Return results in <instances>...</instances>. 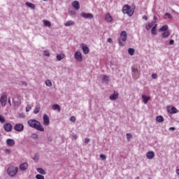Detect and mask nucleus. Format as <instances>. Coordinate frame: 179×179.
<instances>
[{
  "mask_svg": "<svg viewBox=\"0 0 179 179\" xmlns=\"http://www.w3.org/2000/svg\"><path fill=\"white\" fill-rule=\"evenodd\" d=\"M43 24L45 27H51V22L47 20H43Z\"/></svg>",
  "mask_w": 179,
  "mask_h": 179,
  "instance_id": "nucleus-27",
  "label": "nucleus"
},
{
  "mask_svg": "<svg viewBox=\"0 0 179 179\" xmlns=\"http://www.w3.org/2000/svg\"><path fill=\"white\" fill-rule=\"evenodd\" d=\"M27 124L31 128H34L36 131H40V132H44V127L41 126V124L38 120L31 119L28 120Z\"/></svg>",
  "mask_w": 179,
  "mask_h": 179,
  "instance_id": "nucleus-1",
  "label": "nucleus"
},
{
  "mask_svg": "<svg viewBox=\"0 0 179 179\" xmlns=\"http://www.w3.org/2000/svg\"><path fill=\"white\" fill-rule=\"evenodd\" d=\"M36 179H44V176L43 175L38 174L35 176Z\"/></svg>",
  "mask_w": 179,
  "mask_h": 179,
  "instance_id": "nucleus-40",
  "label": "nucleus"
},
{
  "mask_svg": "<svg viewBox=\"0 0 179 179\" xmlns=\"http://www.w3.org/2000/svg\"><path fill=\"white\" fill-rule=\"evenodd\" d=\"M0 122H1V124H3V122H5V117L1 115H0Z\"/></svg>",
  "mask_w": 179,
  "mask_h": 179,
  "instance_id": "nucleus-42",
  "label": "nucleus"
},
{
  "mask_svg": "<svg viewBox=\"0 0 179 179\" xmlns=\"http://www.w3.org/2000/svg\"><path fill=\"white\" fill-rule=\"evenodd\" d=\"M169 36H170V31H166L162 34V38H167Z\"/></svg>",
  "mask_w": 179,
  "mask_h": 179,
  "instance_id": "nucleus-29",
  "label": "nucleus"
},
{
  "mask_svg": "<svg viewBox=\"0 0 179 179\" xmlns=\"http://www.w3.org/2000/svg\"><path fill=\"white\" fill-rule=\"evenodd\" d=\"M143 19L144 20H148V16L144 15V16L143 17Z\"/></svg>",
  "mask_w": 179,
  "mask_h": 179,
  "instance_id": "nucleus-56",
  "label": "nucleus"
},
{
  "mask_svg": "<svg viewBox=\"0 0 179 179\" xmlns=\"http://www.w3.org/2000/svg\"><path fill=\"white\" fill-rule=\"evenodd\" d=\"M8 104H9V106H12V103L10 102V99H8Z\"/></svg>",
  "mask_w": 179,
  "mask_h": 179,
  "instance_id": "nucleus-59",
  "label": "nucleus"
},
{
  "mask_svg": "<svg viewBox=\"0 0 179 179\" xmlns=\"http://www.w3.org/2000/svg\"><path fill=\"white\" fill-rule=\"evenodd\" d=\"M72 138H73V139H78V136L73 134V135L72 136Z\"/></svg>",
  "mask_w": 179,
  "mask_h": 179,
  "instance_id": "nucleus-55",
  "label": "nucleus"
},
{
  "mask_svg": "<svg viewBox=\"0 0 179 179\" xmlns=\"http://www.w3.org/2000/svg\"><path fill=\"white\" fill-rule=\"evenodd\" d=\"M36 171H38L39 174H42V176L45 175V171H44V169H43L42 168H37Z\"/></svg>",
  "mask_w": 179,
  "mask_h": 179,
  "instance_id": "nucleus-28",
  "label": "nucleus"
},
{
  "mask_svg": "<svg viewBox=\"0 0 179 179\" xmlns=\"http://www.w3.org/2000/svg\"><path fill=\"white\" fill-rule=\"evenodd\" d=\"M117 41H118V43H119V45H120V47H124V44H123L122 42L121 41V39H120V38H118Z\"/></svg>",
  "mask_w": 179,
  "mask_h": 179,
  "instance_id": "nucleus-45",
  "label": "nucleus"
},
{
  "mask_svg": "<svg viewBox=\"0 0 179 179\" xmlns=\"http://www.w3.org/2000/svg\"><path fill=\"white\" fill-rule=\"evenodd\" d=\"M81 16L82 17H84V19H93V17H94L93 14L87 13H82Z\"/></svg>",
  "mask_w": 179,
  "mask_h": 179,
  "instance_id": "nucleus-8",
  "label": "nucleus"
},
{
  "mask_svg": "<svg viewBox=\"0 0 179 179\" xmlns=\"http://www.w3.org/2000/svg\"><path fill=\"white\" fill-rule=\"evenodd\" d=\"M132 72H133L134 74L138 73V69L133 67L132 68Z\"/></svg>",
  "mask_w": 179,
  "mask_h": 179,
  "instance_id": "nucleus-46",
  "label": "nucleus"
},
{
  "mask_svg": "<svg viewBox=\"0 0 179 179\" xmlns=\"http://www.w3.org/2000/svg\"><path fill=\"white\" fill-rule=\"evenodd\" d=\"M152 28H155V29L157 28V24H155L154 27H152Z\"/></svg>",
  "mask_w": 179,
  "mask_h": 179,
  "instance_id": "nucleus-58",
  "label": "nucleus"
},
{
  "mask_svg": "<svg viewBox=\"0 0 179 179\" xmlns=\"http://www.w3.org/2000/svg\"><path fill=\"white\" fill-rule=\"evenodd\" d=\"M167 110L168 113H169L170 114H176L178 111L176 107H169Z\"/></svg>",
  "mask_w": 179,
  "mask_h": 179,
  "instance_id": "nucleus-18",
  "label": "nucleus"
},
{
  "mask_svg": "<svg viewBox=\"0 0 179 179\" xmlns=\"http://www.w3.org/2000/svg\"><path fill=\"white\" fill-rule=\"evenodd\" d=\"M6 152L7 153H10V150H9V149H6Z\"/></svg>",
  "mask_w": 179,
  "mask_h": 179,
  "instance_id": "nucleus-57",
  "label": "nucleus"
},
{
  "mask_svg": "<svg viewBox=\"0 0 179 179\" xmlns=\"http://www.w3.org/2000/svg\"><path fill=\"white\" fill-rule=\"evenodd\" d=\"M164 17H165V19H166V17H167L169 19H173V15H171V14L169 13H166L164 14Z\"/></svg>",
  "mask_w": 179,
  "mask_h": 179,
  "instance_id": "nucleus-37",
  "label": "nucleus"
},
{
  "mask_svg": "<svg viewBox=\"0 0 179 179\" xmlns=\"http://www.w3.org/2000/svg\"><path fill=\"white\" fill-rule=\"evenodd\" d=\"M102 80L103 83H108V82H110V77H108V76H103Z\"/></svg>",
  "mask_w": 179,
  "mask_h": 179,
  "instance_id": "nucleus-24",
  "label": "nucleus"
},
{
  "mask_svg": "<svg viewBox=\"0 0 179 179\" xmlns=\"http://www.w3.org/2000/svg\"><path fill=\"white\" fill-rule=\"evenodd\" d=\"M70 121H71V122H76V117L75 116H71V117H70Z\"/></svg>",
  "mask_w": 179,
  "mask_h": 179,
  "instance_id": "nucleus-41",
  "label": "nucleus"
},
{
  "mask_svg": "<svg viewBox=\"0 0 179 179\" xmlns=\"http://www.w3.org/2000/svg\"><path fill=\"white\" fill-rule=\"evenodd\" d=\"M14 129L17 132H22L24 129V126L22 123H18L14 126Z\"/></svg>",
  "mask_w": 179,
  "mask_h": 179,
  "instance_id": "nucleus-6",
  "label": "nucleus"
},
{
  "mask_svg": "<svg viewBox=\"0 0 179 179\" xmlns=\"http://www.w3.org/2000/svg\"><path fill=\"white\" fill-rule=\"evenodd\" d=\"M56 58L57 61H62L65 58V55H57Z\"/></svg>",
  "mask_w": 179,
  "mask_h": 179,
  "instance_id": "nucleus-26",
  "label": "nucleus"
},
{
  "mask_svg": "<svg viewBox=\"0 0 179 179\" xmlns=\"http://www.w3.org/2000/svg\"><path fill=\"white\" fill-rule=\"evenodd\" d=\"M3 128L6 132H10L13 128L12 124L6 122L3 124Z\"/></svg>",
  "mask_w": 179,
  "mask_h": 179,
  "instance_id": "nucleus-7",
  "label": "nucleus"
},
{
  "mask_svg": "<svg viewBox=\"0 0 179 179\" xmlns=\"http://www.w3.org/2000/svg\"><path fill=\"white\" fill-rule=\"evenodd\" d=\"M43 1H44L45 2H46L47 0H43Z\"/></svg>",
  "mask_w": 179,
  "mask_h": 179,
  "instance_id": "nucleus-61",
  "label": "nucleus"
},
{
  "mask_svg": "<svg viewBox=\"0 0 179 179\" xmlns=\"http://www.w3.org/2000/svg\"><path fill=\"white\" fill-rule=\"evenodd\" d=\"M107 42L108 43H110V44H113V39L111 38H108L107 39Z\"/></svg>",
  "mask_w": 179,
  "mask_h": 179,
  "instance_id": "nucleus-49",
  "label": "nucleus"
},
{
  "mask_svg": "<svg viewBox=\"0 0 179 179\" xmlns=\"http://www.w3.org/2000/svg\"><path fill=\"white\" fill-rule=\"evenodd\" d=\"M17 171H19L17 166H10L7 169V174H8L10 177H15V176L17 174Z\"/></svg>",
  "mask_w": 179,
  "mask_h": 179,
  "instance_id": "nucleus-2",
  "label": "nucleus"
},
{
  "mask_svg": "<svg viewBox=\"0 0 179 179\" xmlns=\"http://www.w3.org/2000/svg\"><path fill=\"white\" fill-rule=\"evenodd\" d=\"M13 103L15 107H19V106H20L22 104V102L20 100H18V101L13 100Z\"/></svg>",
  "mask_w": 179,
  "mask_h": 179,
  "instance_id": "nucleus-32",
  "label": "nucleus"
},
{
  "mask_svg": "<svg viewBox=\"0 0 179 179\" xmlns=\"http://www.w3.org/2000/svg\"><path fill=\"white\" fill-rule=\"evenodd\" d=\"M169 131H176V127H170Z\"/></svg>",
  "mask_w": 179,
  "mask_h": 179,
  "instance_id": "nucleus-54",
  "label": "nucleus"
},
{
  "mask_svg": "<svg viewBox=\"0 0 179 179\" xmlns=\"http://www.w3.org/2000/svg\"><path fill=\"white\" fill-rule=\"evenodd\" d=\"M25 5L28 8H30V9H32L34 10V9H36V5H34V3H30V2H26Z\"/></svg>",
  "mask_w": 179,
  "mask_h": 179,
  "instance_id": "nucleus-21",
  "label": "nucleus"
},
{
  "mask_svg": "<svg viewBox=\"0 0 179 179\" xmlns=\"http://www.w3.org/2000/svg\"><path fill=\"white\" fill-rule=\"evenodd\" d=\"M31 138L32 139H38V134L34 133L31 134Z\"/></svg>",
  "mask_w": 179,
  "mask_h": 179,
  "instance_id": "nucleus-36",
  "label": "nucleus"
},
{
  "mask_svg": "<svg viewBox=\"0 0 179 179\" xmlns=\"http://www.w3.org/2000/svg\"><path fill=\"white\" fill-rule=\"evenodd\" d=\"M128 54H129V55H134L135 54V49L132 48H129L128 49Z\"/></svg>",
  "mask_w": 179,
  "mask_h": 179,
  "instance_id": "nucleus-31",
  "label": "nucleus"
},
{
  "mask_svg": "<svg viewBox=\"0 0 179 179\" xmlns=\"http://www.w3.org/2000/svg\"><path fill=\"white\" fill-rule=\"evenodd\" d=\"M71 5L76 10H79V9H80V5L79 4V1H73Z\"/></svg>",
  "mask_w": 179,
  "mask_h": 179,
  "instance_id": "nucleus-10",
  "label": "nucleus"
},
{
  "mask_svg": "<svg viewBox=\"0 0 179 179\" xmlns=\"http://www.w3.org/2000/svg\"><path fill=\"white\" fill-rule=\"evenodd\" d=\"M169 30V25H164L159 29V31H168Z\"/></svg>",
  "mask_w": 179,
  "mask_h": 179,
  "instance_id": "nucleus-25",
  "label": "nucleus"
},
{
  "mask_svg": "<svg viewBox=\"0 0 179 179\" xmlns=\"http://www.w3.org/2000/svg\"><path fill=\"white\" fill-rule=\"evenodd\" d=\"M100 157L101 158L102 160H106V159H107V156H106V155L103 154H101Z\"/></svg>",
  "mask_w": 179,
  "mask_h": 179,
  "instance_id": "nucleus-44",
  "label": "nucleus"
},
{
  "mask_svg": "<svg viewBox=\"0 0 179 179\" xmlns=\"http://www.w3.org/2000/svg\"><path fill=\"white\" fill-rule=\"evenodd\" d=\"M30 110H31V107L30 106H27L26 107V111L27 113H29V111H30Z\"/></svg>",
  "mask_w": 179,
  "mask_h": 179,
  "instance_id": "nucleus-48",
  "label": "nucleus"
},
{
  "mask_svg": "<svg viewBox=\"0 0 179 179\" xmlns=\"http://www.w3.org/2000/svg\"><path fill=\"white\" fill-rule=\"evenodd\" d=\"M6 145L7 146H9L10 148H12V146H15V140L12 138H8L6 140Z\"/></svg>",
  "mask_w": 179,
  "mask_h": 179,
  "instance_id": "nucleus-14",
  "label": "nucleus"
},
{
  "mask_svg": "<svg viewBox=\"0 0 179 179\" xmlns=\"http://www.w3.org/2000/svg\"><path fill=\"white\" fill-rule=\"evenodd\" d=\"M122 12L124 15H128V16H132L134 15V10L131 9V6L128 4L124 6Z\"/></svg>",
  "mask_w": 179,
  "mask_h": 179,
  "instance_id": "nucleus-3",
  "label": "nucleus"
},
{
  "mask_svg": "<svg viewBox=\"0 0 179 179\" xmlns=\"http://www.w3.org/2000/svg\"><path fill=\"white\" fill-rule=\"evenodd\" d=\"M154 20H157V17L156 16H154Z\"/></svg>",
  "mask_w": 179,
  "mask_h": 179,
  "instance_id": "nucleus-60",
  "label": "nucleus"
},
{
  "mask_svg": "<svg viewBox=\"0 0 179 179\" xmlns=\"http://www.w3.org/2000/svg\"><path fill=\"white\" fill-rule=\"evenodd\" d=\"M156 121L157 122H163V121H164V118L163 116L159 115L156 117Z\"/></svg>",
  "mask_w": 179,
  "mask_h": 179,
  "instance_id": "nucleus-30",
  "label": "nucleus"
},
{
  "mask_svg": "<svg viewBox=\"0 0 179 179\" xmlns=\"http://www.w3.org/2000/svg\"><path fill=\"white\" fill-rule=\"evenodd\" d=\"M39 112H40V106L37 105L34 110V114H38Z\"/></svg>",
  "mask_w": 179,
  "mask_h": 179,
  "instance_id": "nucleus-33",
  "label": "nucleus"
},
{
  "mask_svg": "<svg viewBox=\"0 0 179 179\" xmlns=\"http://www.w3.org/2000/svg\"><path fill=\"white\" fill-rule=\"evenodd\" d=\"M52 110L54 111H58V113H61V106L58 104H53L52 106Z\"/></svg>",
  "mask_w": 179,
  "mask_h": 179,
  "instance_id": "nucleus-16",
  "label": "nucleus"
},
{
  "mask_svg": "<svg viewBox=\"0 0 179 179\" xmlns=\"http://www.w3.org/2000/svg\"><path fill=\"white\" fill-rule=\"evenodd\" d=\"M29 164L26 162H24L20 165V170H21V171H24L25 170H27Z\"/></svg>",
  "mask_w": 179,
  "mask_h": 179,
  "instance_id": "nucleus-12",
  "label": "nucleus"
},
{
  "mask_svg": "<svg viewBox=\"0 0 179 179\" xmlns=\"http://www.w3.org/2000/svg\"><path fill=\"white\" fill-rule=\"evenodd\" d=\"M74 58L78 62H82V61H83V57L82 56V52H80V51L79 50H77L75 52Z\"/></svg>",
  "mask_w": 179,
  "mask_h": 179,
  "instance_id": "nucleus-4",
  "label": "nucleus"
},
{
  "mask_svg": "<svg viewBox=\"0 0 179 179\" xmlns=\"http://www.w3.org/2000/svg\"><path fill=\"white\" fill-rule=\"evenodd\" d=\"M173 44H174V40L171 39L169 41V45H173Z\"/></svg>",
  "mask_w": 179,
  "mask_h": 179,
  "instance_id": "nucleus-51",
  "label": "nucleus"
},
{
  "mask_svg": "<svg viewBox=\"0 0 179 179\" xmlns=\"http://www.w3.org/2000/svg\"><path fill=\"white\" fill-rule=\"evenodd\" d=\"M43 125H45V126L50 125V117L47 114L43 115Z\"/></svg>",
  "mask_w": 179,
  "mask_h": 179,
  "instance_id": "nucleus-9",
  "label": "nucleus"
},
{
  "mask_svg": "<svg viewBox=\"0 0 179 179\" xmlns=\"http://www.w3.org/2000/svg\"><path fill=\"white\" fill-rule=\"evenodd\" d=\"M151 76L152 79H157V74L156 73H152Z\"/></svg>",
  "mask_w": 179,
  "mask_h": 179,
  "instance_id": "nucleus-47",
  "label": "nucleus"
},
{
  "mask_svg": "<svg viewBox=\"0 0 179 179\" xmlns=\"http://www.w3.org/2000/svg\"><path fill=\"white\" fill-rule=\"evenodd\" d=\"M126 136H127V139L128 142H129V141H131V139H132V134H131L127 133L126 134Z\"/></svg>",
  "mask_w": 179,
  "mask_h": 179,
  "instance_id": "nucleus-35",
  "label": "nucleus"
},
{
  "mask_svg": "<svg viewBox=\"0 0 179 179\" xmlns=\"http://www.w3.org/2000/svg\"><path fill=\"white\" fill-rule=\"evenodd\" d=\"M118 96L119 94L117 92V91H114L113 94L109 96V99L110 100H112V101L117 100V99H118Z\"/></svg>",
  "mask_w": 179,
  "mask_h": 179,
  "instance_id": "nucleus-15",
  "label": "nucleus"
},
{
  "mask_svg": "<svg viewBox=\"0 0 179 179\" xmlns=\"http://www.w3.org/2000/svg\"><path fill=\"white\" fill-rule=\"evenodd\" d=\"M43 54L45 57H50V50H44Z\"/></svg>",
  "mask_w": 179,
  "mask_h": 179,
  "instance_id": "nucleus-38",
  "label": "nucleus"
},
{
  "mask_svg": "<svg viewBox=\"0 0 179 179\" xmlns=\"http://www.w3.org/2000/svg\"><path fill=\"white\" fill-rule=\"evenodd\" d=\"M65 27H69L71 26H75V21L69 20L66 23H64Z\"/></svg>",
  "mask_w": 179,
  "mask_h": 179,
  "instance_id": "nucleus-20",
  "label": "nucleus"
},
{
  "mask_svg": "<svg viewBox=\"0 0 179 179\" xmlns=\"http://www.w3.org/2000/svg\"><path fill=\"white\" fill-rule=\"evenodd\" d=\"M146 156H147V159L152 160V159H153V157H155V152L149 151L147 152Z\"/></svg>",
  "mask_w": 179,
  "mask_h": 179,
  "instance_id": "nucleus-17",
  "label": "nucleus"
},
{
  "mask_svg": "<svg viewBox=\"0 0 179 179\" xmlns=\"http://www.w3.org/2000/svg\"><path fill=\"white\" fill-rule=\"evenodd\" d=\"M127 37H128V34L127 33V31H123L120 33V38L122 41H127Z\"/></svg>",
  "mask_w": 179,
  "mask_h": 179,
  "instance_id": "nucleus-11",
  "label": "nucleus"
},
{
  "mask_svg": "<svg viewBox=\"0 0 179 179\" xmlns=\"http://www.w3.org/2000/svg\"><path fill=\"white\" fill-rule=\"evenodd\" d=\"M34 162H38V159H40V157L38 156V155H35L34 156Z\"/></svg>",
  "mask_w": 179,
  "mask_h": 179,
  "instance_id": "nucleus-39",
  "label": "nucleus"
},
{
  "mask_svg": "<svg viewBox=\"0 0 179 179\" xmlns=\"http://www.w3.org/2000/svg\"><path fill=\"white\" fill-rule=\"evenodd\" d=\"M45 83V85L48 86V87H51V86H52V83H51V80H46Z\"/></svg>",
  "mask_w": 179,
  "mask_h": 179,
  "instance_id": "nucleus-34",
  "label": "nucleus"
},
{
  "mask_svg": "<svg viewBox=\"0 0 179 179\" xmlns=\"http://www.w3.org/2000/svg\"><path fill=\"white\" fill-rule=\"evenodd\" d=\"M151 33L152 34H154V36H156V34H157V33L156 32V29L155 28H152Z\"/></svg>",
  "mask_w": 179,
  "mask_h": 179,
  "instance_id": "nucleus-43",
  "label": "nucleus"
},
{
  "mask_svg": "<svg viewBox=\"0 0 179 179\" xmlns=\"http://www.w3.org/2000/svg\"><path fill=\"white\" fill-rule=\"evenodd\" d=\"M47 141L48 142H51L52 141V137L51 136L48 137Z\"/></svg>",
  "mask_w": 179,
  "mask_h": 179,
  "instance_id": "nucleus-53",
  "label": "nucleus"
},
{
  "mask_svg": "<svg viewBox=\"0 0 179 179\" xmlns=\"http://www.w3.org/2000/svg\"><path fill=\"white\" fill-rule=\"evenodd\" d=\"M21 83H22V86H27V83L25 81H22Z\"/></svg>",
  "mask_w": 179,
  "mask_h": 179,
  "instance_id": "nucleus-52",
  "label": "nucleus"
},
{
  "mask_svg": "<svg viewBox=\"0 0 179 179\" xmlns=\"http://www.w3.org/2000/svg\"><path fill=\"white\" fill-rule=\"evenodd\" d=\"M82 50L83 51V53L87 55L88 52H90V50L89 49V47H87V45L81 44Z\"/></svg>",
  "mask_w": 179,
  "mask_h": 179,
  "instance_id": "nucleus-13",
  "label": "nucleus"
},
{
  "mask_svg": "<svg viewBox=\"0 0 179 179\" xmlns=\"http://www.w3.org/2000/svg\"><path fill=\"white\" fill-rule=\"evenodd\" d=\"M142 99H143L144 104H147L148 101H149V100H150V97L146 96L145 95H142Z\"/></svg>",
  "mask_w": 179,
  "mask_h": 179,
  "instance_id": "nucleus-23",
  "label": "nucleus"
},
{
  "mask_svg": "<svg viewBox=\"0 0 179 179\" xmlns=\"http://www.w3.org/2000/svg\"><path fill=\"white\" fill-rule=\"evenodd\" d=\"M105 20L106 22H108V23H111L113 22V17L111 15H110V13H107L106 15Z\"/></svg>",
  "mask_w": 179,
  "mask_h": 179,
  "instance_id": "nucleus-19",
  "label": "nucleus"
},
{
  "mask_svg": "<svg viewBox=\"0 0 179 179\" xmlns=\"http://www.w3.org/2000/svg\"><path fill=\"white\" fill-rule=\"evenodd\" d=\"M155 24V22L152 21L151 22H149L147 25H145L146 30L149 31L152 27H153V25Z\"/></svg>",
  "mask_w": 179,
  "mask_h": 179,
  "instance_id": "nucleus-22",
  "label": "nucleus"
},
{
  "mask_svg": "<svg viewBox=\"0 0 179 179\" xmlns=\"http://www.w3.org/2000/svg\"><path fill=\"white\" fill-rule=\"evenodd\" d=\"M90 142V138H85V143H89Z\"/></svg>",
  "mask_w": 179,
  "mask_h": 179,
  "instance_id": "nucleus-50",
  "label": "nucleus"
},
{
  "mask_svg": "<svg viewBox=\"0 0 179 179\" xmlns=\"http://www.w3.org/2000/svg\"><path fill=\"white\" fill-rule=\"evenodd\" d=\"M0 136H1V134H0Z\"/></svg>",
  "mask_w": 179,
  "mask_h": 179,
  "instance_id": "nucleus-62",
  "label": "nucleus"
},
{
  "mask_svg": "<svg viewBox=\"0 0 179 179\" xmlns=\"http://www.w3.org/2000/svg\"><path fill=\"white\" fill-rule=\"evenodd\" d=\"M8 101V96H6V94H1V99H0V103L3 107H5L6 106V102Z\"/></svg>",
  "mask_w": 179,
  "mask_h": 179,
  "instance_id": "nucleus-5",
  "label": "nucleus"
}]
</instances>
